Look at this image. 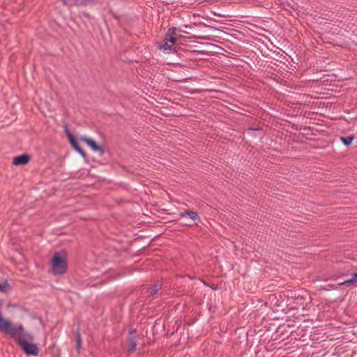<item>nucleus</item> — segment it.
<instances>
[{
  "label": "nucleus",
  "mask_w": 357,
  "mask_h": 357,
  "mask_svg": "<svg viewBox=\"0 0 357 357\" xmlns=\"http://www.w3.org/2000/svg\"><path fill=\"white\" fill-rule=\"evenodd\" d=\"M167 41H166L162 46V48L164 49V50H169V51H176V46L172 45V44H169Z\"/></svg>",
  "instance_id": "12"
},
{
  "label": "nucleus",
  "mask_w": 357,
  "mask_h": 357,
  "mask_svg": "<svg viewBox=\"0 0 357 357\" xmlns=\"http://www.w3.org/2000/svg\"><path fill=\"white\" fill-rule=\"evenodd\" d=\"M75 339H76V349L78 352H79V350L81 349L82 345V338L81 335L79 331V330H77L75 332Z\"/></svg>",
  "instance_id": "9"
},
{
  "label": "nucleus",
  "mask_w": 357,
  "mask_h": 357,
  "mask_svg": "<svg viewBox=\"0 0 357 357\" xmlns=\"http://www.w3.org/2000/svg\"><path fill=\"white\" fill-rule=\"evenodd\" d=\"M65 132L66 133L67 137H68L70 144L73 147V149L76 151H79V150L82 149V147L79 145L77 141L74 137L73 134L70 132V131L68 130L67 125L64 126Z\"/></svg>",
  "instance_id": "5"
},
{
  "label": "nucleus",
  "mask_w": 357,
  "mask_h": 357,
  "mask_svg": "<svg viewBox=\"0 0 357 357\" xmlns=\"http://www.w3.org/2000/svg\"><path fill=\"white\" fill-rule=\"evenodd\" d=\"M53 275H62L67 271L68 261L66 251L61 250L54 253L51 260Z\"/></svg>",
  "instance_id": "1"
},
{
  "label": "nucleus",
  "mask_w": 357,
  "mask_h": 357,
  "mask_svg": "<svg viewBox=\"0 0 357 357\" xmlns=\"http://www.w3.org/2000/svg\"><path fill=\"white\" fill-rule=\"evenodd\" d=\"M176 31H179V30L176 27L169 28L167 34H168V36L172 35V36H174L176 35Z\"/></svg>",
  "instance_id": "14"
},
{
  "label": "nucleus",
  "mask_w": 357,
  "mask_h": 357,
  "mask_svg": "<svg viewBox=\"0 0 357 357\" xmlns=\"http://www.w3.org/2000/svg\"><path fill=\"white\" fill-rule=\"evenodd\" d=\"M355 282L352 280L351 278L349 279V280H347L341 283H340V285H342V286H349L351 284H354Z\"/></svg>",
  "instance_id": "15"
},
{
  "label": "nucleus",
  "mask_w": 357,
  "mask_h": 357,
  "mask_svg": "<svg viewBox=\"0 0 357 357\" xmlns=\"http://www.w3.org/2000/svg\"><path fill=\"white\" fill-rule=\"evenodd\" d=\"M63 5L72 7L75 6H79L78 2H77V0H61Z\"/></svg>",
  "instance_id": "11"
},
{
  "label": "nucleus",
  "mask_w": 357,
  "mask_h": 357,
  "mask_svg": "<svg viewBox=\"0 0 357 357\" xmlns=\"http://www.w3.org/2000/svg\"><path fill=\"white\" fill-rule=\"evenodd\" d=\"M351 357H357V350L353 351L352 354L351 355Z\"/></svg>",
  "instance_id": "20"
},
{
  "label": "nucleus",
  "mask_w": 357,
  "mask_h": 357,
  "mask_svg": "<svg viewBox=\"0 0 357 357\" xmlns=\"http://www.w3.org/2000/svg\"><path fill=\"white\" fill-rule=\"evenodd\" d=\"M10 289V286L6 280L3 282H0V291L7 293Z\"/></svg>",
  "instance_id": "10"
},
{
  "label": "nucleus",
  "mask_w": 357,
  "mask_h": 357,
  "mask_svg": "<svg viewBox=\"0 0 357 357\" xmlns=\"http://www.w3.org/2000/svg\"><path fill=\"white\" fill-rule=\"evenodd\" d=\"M183 225H186V226H192V225H197V223H195V222H185V223H183Z\"/></svg>",
  "instance_id": "19"
},
{
  "label": "nucleus",
  "mask_w": 357,
  "mask_h": 357,
  "mask_svg": "<svg viewBox=\"0 0 357 357\" xmlns=\"http://www.w3.org/2000/svg\"><path fill=\"white\" fill-rule=\"evenodd\" d=\"M136 333V329L130 331L128 337H127V342L128 345V353H132L136 350V346H137V340L136 337L135 335V333Z\"/></svg>",
  "instance_id": "2"
},
{
  "label": "nucleus",
  "mask_w": 357,
  "mask_h": 357,
  "mask_svg": "<svg viewBox=\"0 0 357 357\" xmlns=\"http://www.w3.org/2000/svg\"><path fill=\"white\" fill-rule=\"evenodd\" d=\"M303 297H301V298L298 297L297 298V299H301V300L303 299Z\"/></svg>",
  "instance_id": "22"
},
{
  "label": "nucleus",
  "mask_w": 357,
  "mask_h": 357,
  "mask_svg": "<svg viewBox=\"0 0 357 357\" xmlns=\"http://www.w3.org/2000/svg\"><path fill=\"white\" fill-rule=\"evenodd\" d=\"M355 136L354 135L347 136V137H341L340 140L345 146H349L351 144L352 141L354 139Z\"/></svg>",
  "instance_id": "8"
},
{
  "label": "nucleus",
  "mask_w": 357,
  "mask_h": 357,
  "mask_svg": "<svg viewBox=\"0 0 357 357\" xmlns=\"http://www.w3.org/2000/svg\"><path fill=\"white\" fill-rule=\"evenodd\" d=\"M162 289V284L160 282H157L152 287L148 289V292L151 296L156 294L159 290Z\"/></svg>",
  "instance_id": "7"
},
{
  "label": "nucleus",
  "mask_w": 357,
  "mask_h": 357,
  "mask_svg": "<svg viewBox=\"0 0 357 357\" xmlns=\"http://www.w3.org/2000/svg\"><path fill=\"white\" fill-rule=\"evenodd\" d=\"M77 152H78V153H79L82 157H84V158H86V154L85 151H84L82 149H81L79 150V151H77Z\"/></svg>",
  "instance_id": "18"
},
{
  "label": "nucleus",
  "mask_w": 357,
  "mask_h": 357,
  "mask_svg": "<svg viewBox=\"0 0 357 357\" xmlns=\"http://www.w3.org/2000/svg\"><path fill=\"white\" fill-rule=\"evenodd\" d=\"M30 160V155L26 153H24L20 155H17L13 158V164L15 166L19 165H25Z\"/></svg>",
  "instance_id": "4"
},
{
  "label": "nucleus",
  "mask_w": 357,
  "mask_h": 357,
  "mask_svg": "<svg viewBox=\"0 0 357 357\" xmlns=\"http://www.w3.org/2000/svg\"><path fill=\"white\" fill-rule=\"evenodd\" d=\"M111 13H112V15H113V17H114V18H116V19H117V18H118L115 13H114L113 12H111Z\"/></svg>",
  "instance_id": "21"
},
{
  "label": "nucleus",
  "mask_w": 357,
  "mask_h": 357,
  "mask_svg": "<svg viewBox=\"0 0 357 357\" xmlns=\"http://www.w3.org/2000/svg\"><path fill=\"white\" fill-rule=\"evenodd\" d=\"M165 40L167 41L168 43H171L172 45L176 46L175 43H176V39L174 36H173L172 35L168 36V34H167Z\"/></svg>",
  "instance_id": "13"
},
{
  "label": "nucleus",
  "mask_w": 357,
  "mask_h": 357,
  "mask_svg": "<svg viewBox=\"0 0 357 357\" xmlns=\"http://www.w3.org/2000/svg\"><path fill=\"white\" fill-rule=\"evenodd\" d=\"M82 140L90 146L93 151L98 152L100 155H102L105 153L103 148L98 145L93 139L88 137H84Z\"/></svg>",
  "instance_id": "3"
},
{
  "label": "nucleus",
  "mask_w": 357,
  "mask_h": 357,
  "mask_svg": "<svg viewBox=\"0 0 357 357\" xmlns=\"http://www.w3.org/2000/svg\"><path fill=\"white\" fill-rule=\"evenodd\" d=\"M93 0H77L79 6H83L87 4L89 2L92 1Z\"/></svg>",
  "instance_id": "16"
},
{
  "label": "nucleus",
  "mask_w": 357,
  "mask_h": 357,
  "mask_svg": "<svg viewBox=\"0 0 357 357\" xmlns=\"http://www.w3.org/2000/svg\"><path fill=\"white\" fill-rule=\"evenodd\" d=\"M180 217L181 218H183L185 216H188L190 218V219L192 221V222H195V220H199V216L198 215L197 213V212H195L193 211H185L184 212H181L180 214H179Z\"/></svg>",
  "instance_id": "6"
},
{
  "label": "nucleus",
  "mask_w": 357,
  "mask_h": 357,
  "mask_svg": "<svg viewBox=\"0 0 357 357\" xmlns=\"http://www.w3.org/2000/svg\"><path fill=\"white\" fill-rule=\"evenodd\" d=\"M351 279L355 283H357V273L351 274Z\"/></svg>",
  "instance_id": "17"
}]
</instances>
